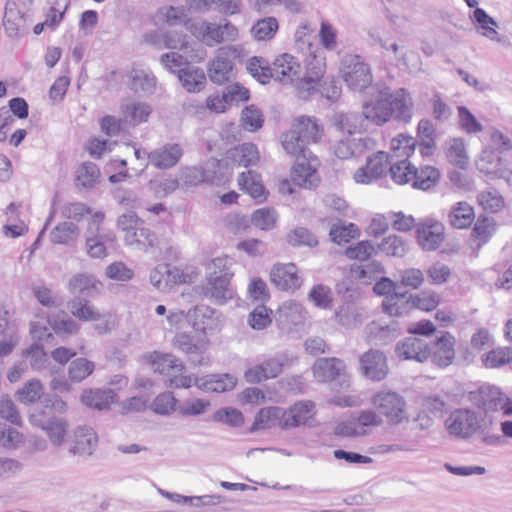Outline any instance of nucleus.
Here are the masks:
<instances>
[{
  "instance_id": "nucleus-1",
  "label": "nucleus",
  "mask_w": 512,
  "mask_h": 512,
  "mask_svg": "<svg viewBox=\"0 0 512 512\" xmlns=\"http://www.w3.org/2000/svg\"><path fill=\"white\" fill-rule=\"evenodd\" d=\"M412 108V97L404 88L394 92L385 88L378 91L375 97L363 104L362 114L364 119L376 125H383L391 118L408 123L412 118Z\"/></svg>"
},
{
  "instance_id": "nucleus-2",
  "label": "nucleus",
  "mask_w": 512,
  "mask_h": 512,
  "mask_svg": "<svg viewBox=\"0 0 512 512\" xmlns=\"http://www.w3.org/2000/svg\"><path fill=\"white\" fill-rule=\"evenodd\" d=\"M322 135L323 127L316 118L300 116L281 135V144L286 153L295 159L310 154L309 145L317 143Z\"/></svg>"
},
{
  "instance_id": "nucleus-3",
  "label": "nucleus",
  "mask_w": 512,
  "mask_h": 512,
  "mask_svg": "<svg viewBox=\"0 0 512 512\" xmlns=\"http://www.w3.org/2000/svg\"><path fill=\"white\" fill-rule=\"evenodd\" d=\"M371 403L389 424L398 425L408 421L406 400L395 391L380 390L372 396Z\"/></svg>"
},
{
  "instance_id": "nucleus-4",
  "label": "nucleus",
  "mask_w": 512,
  "mask_h": 512,
  "mask_svg": "<svg viewBox=\"0 0 512 512\" xmlns=\"http://www.w3.org/2000/svg\"><path fill=\"white\" fill-rule=\"evenodd\" d=\"M296 361L289 352H279L267 358L262 363L254 365L244 373L245 380L251 384L261 383L263 381L278 377L284 369L291 367Z\"/></svg>"
},
{
  "instance_id": "nucleus-5",
  "label": "nucleus",
  "mask_w": 512,
  "mask_h": 512,
  "mask_svg": "<svg viewBox=\"0 0 512 512\" xmlns=\"http://www.w3.org/2000/svg\"><path fill=\"white\" fill-rule=\"evenodd\" d=\"M188 30L208 46H214L225 40L234 41L238 36L237 28L229 22L218 25L202 20L192 22Z\"/></svg>"
},
{
  "instance_id": "nucleus-6",
  "label": "nucleus",
  "mask_w": 512,
  "mask_h": 512,
  "mask_svg": "<svg viewBox=\"0 0 512 512\" xmlns=\"http://www.w3.org/2000/svg\"><path fill=\"white\" fill-rule=\"evenodd\" d=\"M341 71L344 82L352 90L362 91L372 83L370 67L358 55L346 56Z\"/></svg>"
},
{
  "instance_id": "nucleus-7",
  "label": "nucleus",
  "mask_w": 512,
  "mask_h": 512,
  "mask_svg": "<svg viewBox=\"0 0 512 512\" xmlns=\"http://www.w3.org/2000/svg\"><path fill=\"white\" fill-rule=\"evenodd\" d=\"M313 375L319 382L338 380L341 387H349L350 377L345 363L338 358H319L313 365Z\"/></svg>"
},
{
  "instance_id": "nucleus-8",
  "label": "nucleus",
  "mask_w": 512,
  "mask_h": 512,
  "mask_svg": "<svg viewBox=\"0 0 512 512\" xmlns=\"http://www.w3.org/2000/svg\"><path fill=\"white\" fill-rule=\"evenodd\" d=\"M450 434L467 439L481 429L480 420L475 412L467 409H458L450 414L446 420Z\"/></svg>"
},
{
  "instance_id": "nucleus-9",
  "label": "nucleus",
  "mask_w": 512,
  "mask_h": 512,
  "mask_svg": "<svg viewBox=\"0 0 512 512\" xmlns=\"http://www.w3.org/2000/svg\"><path fill=\"white\" fill-rule=\"evenodd\" d=\"M444 226L437 220L425 219L416 225V239L424 251H435L444 241Z\"/></svg>"
},
{
  "instance_id": "nucleus-10",
  "label": "nucleus",
  "mask_w": 512,
  "mask_h": 512,
  "mask_svg": "<svg viewBox=\"0 0 512 512\" xmlns=\"http://www.w3.org/2000/svg\"><path fill=\"white\" fill-rule=\"evenodd\" d=\"M98 445V436L95 431L86 426H81L73 431L68 440V451L71 455L79 458L91 456Z\"/></svg>"
},
{
  "instance_id": "nucleus-11",
  "label": "nucleus",
  "mask_w": 512,
  "mask_h": 512,
  "mask_svg": "<svg viewBox=\"0 0 512 512\" xmlns=\"http://www.w3.org/2000/svg\"><path fill=\"white\" fill-rule=\"evenodd\" d=\"M272 78L282 84H295L298 89V82L302 74L299 61L290 54H282L275 59L272 66Z\"/></svg>"
},
{
  "instance_id": "nucleus-12",
  "label": "nucleus",
  "mask_w": 512,
  "mask_h": 512,
  "mask_svg": "<svg viewBox=\"0 0 512 512\" xmlns=\"http://www.w3.org/2000/svg\"><path fill=\"white\" fill-rule=\"evenodd\" d=\"M30 422L44 431H46L50 441L54 446H61L68 429V423L64 418L47 416L45 412L32 413Z\"/></svg>"
},
{
  "instance_id": "nucleus-13",
  "label": "nucleus",
  "mask_w": 512,
  "mask_h": 512,
  "mask_svg": "<svg viewBox=\"0 0 512 512\" xmlns=\"http://www.w3.org/2000/svg\"><path fill=\"white\" fill-rule=\"evenodd\" d=\"M392 161L389 155L385 152L379 151L367 158L366 165L356 170L354 180L361 184H370L376 179H379L386 174L388 166Z\"/></svg>"
},
{
  "instance_id": "nucleus-14",
  "label": "nucleus",
  "mask_w": 512,
  "mask_h": 512,
  "mask_svg": "<svg viewBox=\"0 0 512 512\" xmlns=\"http://www.w3.org/2000/svg\"><path fill=\"white\" fill-rule=\"evenodd\" d=\"M183 155V148L178 143H167L149 153V161L143 164L139 169L142 173L149 164L157 169L166 170L177 165Z\"/></svg>"
},
{
  "instance_id": "nucleus-15",
  "label": "nucleus",
  "mask_w": 512,
  "mask_h": 512,
  "mask_svg": "<svg viewBox=\"0 0 512 512\" xmlns=\"http://www.w3.org/2000/svg\"><path fill=\"white\" fill-rule=\"evenodd\" d=\"M236 51L237 49L231 46L221 47L217 50V54L208 68V74L213 83L223 84L229 81L233 68L230 57L234 56Z\"/></svg>"
},
{
  "instance_id": "nucleus-16",
  "label": "nucleus",
  "mask_w": 512,
  "mask_h": 512,
  "mask_svg": "<svg viewBox=\"0 0 512 512\" xmlns=\"http://www.w3.org/2000/svg\"><path fill=\"white\" fill-rule=\"evenodd\" d=\"M399 359L423 363L429 359V343L417 336H409L400 340L395 347Z\"/></svg>"
},
{
  "instance_id": "nucleus-17",
  "label": "nucleus",
  "mask_w": 512,
  "mask_h": 512,
  "mask_svg": "<svg viewBox=\"0 0 512 512\" xmlns=\"http://www.w3.org/2000/svg\"><path fill=\"white\" fill-rule=\"evenodd\" d=\"M455 338L449 332L429 343V359L438 367L444 368L452 364L455 359Z\"/></svg>"
},
{
  "instance_id": "nucleus-18",
  "label": "nucleus",
  "mask_w": 512,
  "mask_h": 512,
  "mask_svg": "<svg viewBox=\"0 0 512 512\" xmlns=\"http://www.w3.org/2000/svg\"><path fill=\"white\" fill-rule=\"evenodd\" d=\"M359 362L362 374L372 381H381L388 374L387 358L379 350L371 349L365 352Z\"/></svg>"
},
{
  "instance_id": "nucleus-19",
  "label": "nucleus",
  "mask_w": 512,
  "mask_h": 512,
  "mask_svg": "<svg viewBox=\"0 0 512 512\" xmlns=\"http://www.w3.org/2000/svg\"><path fill=\"white\" fill-rule=\"evenodd\" d=\"M318 160L312 153L295 158L293 167V180L299 186L305 188L316 187L319 179L316 171Z\"/></svg>"
},
{
  "instance_id": "nucleus-20",
  "label": "nucleus",
  "mask_w": 512,
  "mask_h": 512,
  "mask_svg": "<svg viewBox=\"0 0 512 512\" xmlns=\"http://www.w3.org/2000/svg\"><path fill=\"white\" fill-rule=\"evenodd\" d=\"M187 318L195 330L204 334L212 333L220 326L217 311L206 305H198L190 309Z\"/></svg>"
},
{
  "instance_id": "nucleus-21",
  "label": "nucleus",
  "mask_w": 512,
  "mask_h": 512,
  "mask_svg": "<svg viewBox=\"0 0 512 512\" xmlns=\"http://www.w3.org/2000/svg\"><path fill=\"white\" fill-rule=\"evenodd\" d=\"M272 283L282 291H294L300 288L302 279L295 264H276L270 272Z\"/></svg>"
},
{
  "instance_id": "nucleus-22",
  "label": "nucleus",
  "mask_w": 512,
  "mask_h": 512,
  "mask_svg": "<svg viewBox=\"0 0 512 512\" xmlns=\"http://www.w3.org/2000/svg\"><path fill=\"white\" fill-rule=\"evenodd\" d=\"M150 282L158 290L165 291L175 284L184 283L185 275L175 266L162 264L151 271Z\"/></svg>"
},
{
  "instance_id": "nucleus-23",
  "label": "nucleus",
  "mask_w": 512,
  "mask_h": 512,
  "mask_svg": "<svg viewBox=\"0 0 512 512\" xmlns=\"http://www.w3.org/2000/svg\"><path fill=\"white\" fill-rule=\"evenodd\" d=\"M334 316L337 324L348 330L359 327L366 318L364 309L353 302L339 306L335 310Z\"/></svg>"
},
{
  "instance_id": "nucleus-24",
  "label": "nucleus",
  "mask_w": 512,
  "mask_h": 512,
  "mask_svg": "<svg viewBox=\"0 0 512 512\" xmlns=\"http://www.w3.org/2000/svg\"><path fill=\"white\" fill-rule=\"evenodd\" d=\"M314 404L311 401H300L287 410L282 408V429L305 425L312 417Z\"/></svg>"
},
{
  "instance_id": "nucleus-25",
  "label": "nucleus",
  "mask_w": 512,
  "mask_h": 512,
  "mask_svg": "<svg viewBox=\"0 0 512 512\" xmlns=\"http://www.w3.org/2000/svg\"><path fill=\"white\" fill-rule=\"evenodd\" d=\"M102 283L93 275L77 273L68 282V290L73 295L94 297L102 290Z\"/></svg>"
},
{
  "instance_id": "nucleus-26",
  "label": "nucleus",
  "mask_w": 512,
  "mask_h": 512,
  "mask_svg": "<svg viewBox=\"0 0 512 512\" xmlns=\"http://www.w3.org/2000/svg\"><path fill=\"white\" fill-rule=\"evenodd\" d=\"M26 25V13L22 11L15 1H8L5 6L3 26L10 38H18L20 31Z\"/></svg>"
},
{
  "instance_id": "nucleus-27",
  "label": "nucleus",
  "mask_w": 512,
  "mask_h": 512,
  "mask_svg": "<svg viewBox=\"0 0 512 512\" xmlns=\"http://www.w3.org/2000/svg\"><path fill=\"white\" fill-rule=\"evenodd\" d=\"M237 384V379L230 374L207 375L195 377L194 385L208 392H226L232 390Z\"/></svg>"
},
{
  "instance_id": "nucleus-28",
  "label": "nucleus",
  "mask_w": 512,
  "mask_h": 512,
  "mask_svg": "<svg viewBox=\"0 0 512 512\" xmlns=\"http://www.w3.org/2000/svg\"><path fill=\"white\" fill-rule=\"evenodd\" d=\"M278 321L283 325L297 326L304 323L307 312L299 302L290 300L283 302L277 311Z\"/></svg>"
},
{
  "instance_id": "nucleus-29",
  "label": "nucleus",
  "mask_w": 512,
  "mask_h": 512,
  "mask_svg": "<svg viewBox=\"0 0 512 512\" xmlns=\"http://www.w3.org/2000/svg\"><path fill=\"white\" fill-rule=\"evenodd\" d=\"M124 241L128 246L142 249L145 252L154 250L158 247V237L152 230L143 227V224L135 229L131 234L124 235Z\"/></svg>"
},
{
  "instance_id": "nucleus-30",
  "label": "nucleus",
  "mask_w": 512,
  "mask_h": 512,
  "mask_svg": "<svg viewBox=\"0 0 512 512\" xmlns=\"http://www.w3.org/2000/svg\"><path fill=\"white\" fill-rule=\"evenodd\" d=\"M314 61L308 64L305 74L298 82V93L301 97L314 91L324 75V65L319 60L314 59Z\"/></svg>"
},
{
  "instance_id": "nucleus-31",
  "label": "nucleus",
  "mask_w": 512,
  "mask_h": 512,
  "mask_svg": "<svg viewBox=\"0 0 512 512\" xmlns=\"http://www.w3.org/2000/svg\"><path fill=\"white\" fill-rule=\"evenodd\" d=\"M369 138H346L340 140L335 146L334 153L340 159H349L362 155L368 148Z\"/></svg>"
},
{
  "instance_id": "nucleus-32",
  "label": "nucleus",
  "mask_w": 512,
  "mask_h": 512,
  "mask_svg": "<svg viewBox=\"0 0 512 512\" xmlns=\"http://www.w3.org/2000/svg\"><path fill=\"white\" fill-rule=\"evenodd\" d=\"M179 81L189 93H198L205 88L206 75L201 68L186 66L179 72Z\"/></svg>"
},
{
  "instance_id": "nucleus-33",
  "label": "nucleus",
  "mask_w": 512,
  "mask_h": 512,
  "mask_svg": "<svg viewBox=\"0 0 512 512\" xmlns=\"http://www.w3.org/2000/svg\"><path fill=\"white\" fill-rule=\"evenodd\" d=\"M116 397L117 394L112 389H91L83 392L81 400L90 408L104 410L108 409L115 402Z\"/></svg>"
},
{
  "instance_id": "nucleus-34",
  "label": "nucleus",
  "mask_w": 512,
  "mask_h": 512,
  "mask_svg": "<svg viewBox=\"0 0 512 512\" xmlns=\"http://www.w3.org/2000/svg\"><path fill=\"white\" fill-rule=\"evenodd\" d=\"M121 111L124 119L135 126L148 120L152 108L144 102L127 100L122 102Z\"/></svg>"
},
{
  "instance_id": "nucleus-35",
  "label": "nucleus",
  "mask_w": 512,
  "mask_h": 512,
  "mask_svg": "<svg viewBox=\"0 0 512 512\" xmlns=\"http://www.w3.org/2000/svg\"><path fill=\"white\" fill-rule=\"evenodd\" d=\"M439 179V170L433 166L425 165L420 168L414 167L413 180L410 184L414 189L427 191L434 188L439 182Z\"/></svg>"
},
{
  "instance_id": "nucleus-36",
  "label": "nucleus",
  "mask_w": 512,
  "mask_h": 512,
  "mask_svg": "<svg viewBox=\"0 0 512 512\" xmlns=\"http://www.w3.org/2000/svg\"><path fill=\"white\" fill-rule=\"evenodd\" d=\"M70 313L81 321H100L105 318L87 299L74 298L68 302Z\"/></svg>"
},
{
  "instance_id": "nucleus-37",
  "label": "nucleus",
  "mask_w": 512,
  "mask_h": 512,
  "mask_svg": "<svg viewBox=\"0 0 512 512\" xmlns=\"http://www.w3.org/2000/svg\"><path fill=\"white\" fill-rule=\"evenodd\" d=\"M383 310L390 316H404L409 314V312L414 309L413 301L408 295L405 293H394L387 297L386 300L383 301Z\"/></svg>"
},
{
  "instance_id": "nucleus-38",
  "label": "nucleus",
  "mask_w": 512,
  "mask_h": 512,
  "mask_svg": "<svg viewBox=\"0 0 512 512\" xmlns=\"http://www.w3.org/2000/svg\"><path fill=\"white\" fill-rule=\"evenodd\" d=\"M282 421V408H262L255 416L254 422L251 426V431L269 429L276 426L282 428Z\"/></svg>"
},
{
  "instance_id": "nucleus-39",
  "label": "nucleus",
  "mask_w": 512,
  "mask_h": 512,
  "mask_svg": "<svg viewBox=\"0 0 512 512\" xmlns=\"http://www.w3.org/2000/svg\"><path fill=\"white\" fill-rule=\"evenodd\" d=\"M207 281V293L210 295L215 302L219 304L225 303L227 300L233 297V290L231 288V279L227 277L218 278H206Z\"/></svg>"
},
{
  "instance_id": "nucleus-40",
  "label": "nucleus",
  "mask_w": 512,
  "mask_h": 512,
  "mask_svg": "<svg viewBox=\"0 0 512 512\" xmlns=\"http://www.w3.org/2000/svg\"><path fill=\"white\" fill-rule=\"evenodd\" d=\"M363 114L348 112L336 113L332 118V124L336 130L349 135L357 132L363 127Z\"/></svg>"
},
{
  "instance_id": "nucleus-41",
  "label": "nucleus",
  "mask_w": 512,
  "mask_h": 512,
  "mask_svg": "<svg viewBox=\"0 0 512 512\" xmlns=\"http://www.w3.org/2000/svg\"><path fill=\"white\" fill-rule=\"evenodd\" d=\"M230 158L239 166L244 167L254 166L260 160L258 149L253 143H243L231 149Z\"/></svg>"
},
{
  "instance_id": "nucleus-42",
  "label": "nucleus",
  "mask_w": 512,
  "mask_h": 512,
  "mask_svg": "<svg viewBox=\"0 0 512 512\" xmlns=\"http://www.w3.org/2000/svg\"><path fill=\"white\" fill-rule=\"evenodd\" d=\"M238 185L242 191L254 199L264 196L265 187L261 181V176L255 171L242 172L238 177Z\"/></svg>"
},
{
  "instance_id": "nucleus-43",
  "label": "nucleus",
  "mask_w": 512,
  "mask_h": 512,
  "mask_svg": "<svg viewBox=\"0 0 512 512\" xmlns=\"http://www.w3.org/2000/svg\"><path fill=\"white\" fill-rule=\"evenodd\" d=\"M80 235L78 225L73 222H61L56 225L51 233L50 240L54 244L70 245L77 240Z\"/></svg>"
},
{
  "instance_id": "nucleus-44",
  "label": "nucleus",
  "mask_w": 512,
  "mask_h": 512,
  "mask_svg": "<svg viewBox=\"0 0 512 512\" xmlns=\"http://www.w3.org/2000/svg\"><path fill=\"white\" fill-rule=\"evenodd\" d=\"M233 265L234 259L227 255L215 257L205 265L206 278H223L225 276L232 279L234 276Z\"/></svg>"
},
{
  "instance_id": "nucleus-45",
  "label": "nucleus",
  "mask_w": 512,
  "mask_h": 512,
  "mask_svg": "<svg viewBox=\"0 0 512 512\" xmlns=\"http://www.w3.org/2000/svg\"><path fill=\"white\" fill-rule=\"evenodd\" d=\"M152 365L155 372L170 375L172 372H181L184 369L183 362L172 354L154 352Z\"/></svg>"
},
{
  "instance_id": "nucleus-46",
  "label": "nucleus",
  "mask_w": 512,
  "mask_h": 512,
  "mask_svg": "<svg viewBox=\"0 0 512 512\" xmlns=\"http://www.w3.org/2000/svg\"><path fill=\"white\" fill-rule=\"evenodd\" d=\"M156 87V78L148 71L132 69L130 72V88L136 93L151 94Z\"/></svg>"
},
{
  "instance_id": "nucleus-47",
  "label": "nucleus",
  "mask_w": 512,
  "mask_h": 512,
  "mask_svg": "<svg viewBox=\"0 0 512 512\" xmlns=\"http://www.w3.org/2000/svg\"><path fill=\"white\" fill-rule=\"evenodd\" d=\"M417 146V141L412 136L400 134L391 140L390 148L392 151L391 161L394 162V158L409 159L414 153Z\"/></svg>"
},
{
  "instance_id": "nucleus-48",
  "label": "nucleus",
  "mask_w": 512,
  "mask_h": 512,
  "mask_svg": "<svg viewBox=\"0 0 512 512\" xmlns=\"http://www.w3.org/2000/svg\"><path fill=\"white\" fill-rule=\"evenodd\" d=\"M474 219V210L466 202L457 203L449 213L450 224L457 229L469 227Z\"/></svg>"
},
{
  "instance_id": "nucleus-49",
  "label": "nucleus",
  "mask_w": 512,
  "mask_h": 512,
  "mask_svg": "<svg viewBox=\"0 0 512 512\" xmlns=\"http://www.w3.org/2000/svg\"><path fill=\"white\" fill-rule=\"evenodd\" d=\"M174 346L181 350L182 352H185L186 354L190 355V359L195 364H201V359L194 358L195 356H201V354L204 351V345L203 343H195L193 341V338L186 334V333H178L174 340H173Z\"/></svg>"
},
{
  "instance_id": "nucleus-50",
  "label": "nucleus",
  "mask_w": 512,
  "mask_h": 512,
  "mask_svg": "<svg viewBox=\"0 0 512 512\" xmlns=\"http://www.w3.org/2000/svg\"><path fill=\"white\" fill-rule=\"evenodd\" d=\"M279 29L275 17H265L254 23L251 28V35L257 41H268L274 38Z\"/></svg>"
},
{
  "instance_id": "nucleus-51",
  "label": "nucleus",
  "mask_w": 512,
  "mask_h": 512,
  "mask_svg": "<svg viewBox=\"0 0 512 512\" xmlns=\"http://www.w3.org/2000/svg\"><path fill=\"white\" fill-rule=\"evenodd\" d=\"M414 167L407 159L392 162L389 167L392 180L399 185L410 184L413 180Z\"/></svg>"
},
{
  "instance_id": "nucleus-52",
  "label": "nucleus",
  "mask_w": 512,
  "mask_h": 512,
  "mask_svg": "<svg viewBox=\"0 0 512 512\" xmlns=\"http://www.w3.org/2000/svg\"><path fill=\"white\" fill-rule=\"evenodd\" d=\"M329 235L334 243L340 245L356 238L359 235V230L353 223L345 224L338 220L331 225Z\"/></svg>"
},
{
  "instance_id": "nucleus-53",
  "label": "nucleus",
  "mask_w": 512,
  "mask_h": 512,
  "mask_svg": "<svg viewBox=\"0 0 512 512\" xmlns=\"http://www.w3.org/2000/svg\"><path fill=\"white\" fill-rule=\"evenodd\" d=\"M95 369V364L83 357L71 361L68 367L69 379L72 382L79 383L90 376Z\"/></svg>"
},
{
  "instance_id": "nucleus-54",
  "label": "nucleus",
  "mask_w": 512,
  "mask_h": 512,
  "mask_svg": "<svg viewBox=\"0 0 512 512\" xmlns=\"http://www.w3.org/2000/svg\"><path fill=\"white\" fill-rule=\"evenodd\" d=\"M424 279V273L417 268L401 269L396 275L398 288L405 287L416 290L423 284Z\"/></svg>"
},
{
  "instance_id": "nucleus-55",
  "label": "nucleus",
  "mask_w": 512,
  "mask_h": 512,
  "mask_svg": "<svg viewBox=\"0 0 512 512\" xmlns=\"http://www.w3.org/2000/svg\"><path fill=\"white\" fill-rule=\"evenodd\" d=\"M278 214L272 207L255 210L251 216V223L261 230H271L276 226Z\"/></svg>"
},
{
  "instance_id": "nucleus-56",
  "label": "nucleus",
  "mask_w": 512,
  "mask_h": 512,
  "mask_svg": "<svg viewBox=\"0 0 512 512\" xmlns=\"http://www.w3.org/2000/svg\"><path fill=\"white\" fill-rule=\"evenodd\" d=\"M99 176L100 171L97 165L85 162L76 171V185L91 188L97 183Z\"/></svg>"
},
{
  "instance_id": "nucleus-57",
  "label": "nucleus",
  "mask_w": 512,
  "mask_h": 512,
  "mask_svg": "<svg viewBox=\"0 0 512 512\" xmlns=\"http://www.w3.org/2000/svg\"><path fill=\"white\" fill-rule=\"evenodd\" d=\"M86 252L91 258H102L107 254L106 246L102 236L93 231L92 226H88L85 234Z\"/></svg>"
},
{
  "instance_id": "nucleus-58",
  "label": "nucleus",
  "mask_w": 512,
  "mask_h": 512,
  "mask_svg": "<svg viewBox=\"0 0 512 512\" xmlns=\"http://www.w3.org/2000/svg\"><path fill=\"white\" fill-rule=\"evenodd\" d=\"M511 360L512 349L509 347H498L482 356L486 368H499L505 364H510Z\"/></svg>"
},
{
  "instance_id": "nucleus-59",
  "label": "nucleus",
  "mask_w": 512,
  "mask_h": 512,
  "mask_svg": "<svg viewBox=\"0 0 512 512\" xmlns=\"http://www.w3.org/2000/svg\"><path fill=\"white\" fill-rule=\"evenodd\" d=\"M247 70L261 84H266L272 78L271 66L261 57H252L247 63Z\"/></svg>"
},
{
  "instance_id": "nucleus-60",
  "label": "nucleus",
  "mask_w": 512,
  "mask_h": 512,
  "mask_svg": "<svg viewBox=\"0 0 512 512\" xmlns=\"http://www.w3.org/2000/svg\"><path fill=\"white\" fill-rule=\"evenodd\" d=\"M210 407L211 403L209 400L190 398L181 402L177 406V411L182 416H199L204 414Z\"/></svg>"
},
{
  "instance_id": "nucleus-61",
  "label": "nucleus",
  "mask_w": 512,
  "mask_h": 512,
  "mask_svg": "<svg viewBox=\"0 0 512 512\" xmlns=\"http://www.w3.org/2000/svg\"><path fill=\"white\" fill-rule=\"evenodd\" d=\"M43 386L37 379H32L25 383L22 389L17 391V399L24 404L37 402L43 395Z\"/></svg>"
},
{
  "instance_id": "nucleus-62",
  "label": "nucleus",
  "mask_w": 512,
  "mask_h": 512,
  "mask_svg": "<svg viewBox=\"0 0 512 512\" xmlns=\"http://www.w3.org/2000/svg\"><path fill=\"white\" fill-rule=\"evenodd\" d=\"M473 18L483 30L482 34L485 37L493 41H500V39L497 37L498 33L495 30V27H497V22L492 17H490L485 10L482 8H476L473 12Z\"/></svg>"
},
{
  "instance_id": "nucleus-63",
  "label": "nucleus",
  "mask_w": 512,
  "mask_h": 512,
  "mask_svg": "<svg viewBox=\"0 0 512 512\" xmlns=\"http://www.w3.org/2000/svg\"><path fill=\"white\" fill-rule=\"evenodd\" d=\"M241 122L246 130L254 132L263 126L264 119L259 108L249 105L242 110Z\"/></svg>"
},
{
  "instance_id": "nucleus-64",
  "label": "nucleus",
  "mask_w": 512,
  "mask_h": 512,
  "mask_svg": "<svg viewBox=\"0 0 512 512\" xmlns=\"http://www.w3.org/2000/svg\"><path fill=\"white\" fill-rule=\"evenodd\" d=\"M477 200L479 205L490 213L500 211L504 206L502 196L496 190L482 191L478 194Z\"/></svg>"
}]
</instances>
